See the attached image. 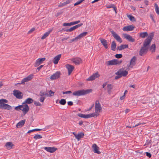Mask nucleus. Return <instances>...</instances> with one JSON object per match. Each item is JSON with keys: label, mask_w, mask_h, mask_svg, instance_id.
Segmentation results:
<instances>
[{"label": "nucleus", "mask_w": 159, "mask_h": 159, "mask_svg": "<svg viewBox=\"0 0 159 159\" xmlns=\"http://www.w3.org/2000/svg\"><path fill=\"white\" fill-rule=\"evenodd\" d=\"M102 109L101 105L98 101H96L95 106V112L91 113L93 117H96L99 115L100 112Z\"/></svg>", "instance_id": "f257e3e1"}, {"label": "nucleus", "mask_w": 159, "mask_h": 159, "mask_svg": "<svg viewBox=\"0 0 159 159\" xmlns=\"http://www.w3.org/2000/svg\"><path fill=\"white\" fill-rule=\"evenodd\" d=\"M92 90L91 89L87 90H80L73 93V95L75 96H80L85 95L91 93Z\"/></svg>", "instance_id": "f03ea898"}, {"label": "nucleus", "mask_w": 159, "mask_h": 159, "mask_svg": "<svg viewBox=\"0 0 159 159\" xmlns=\"http://www.w3.org/2000/svg\"><path fill=\"white\" fill-rule=\"evenodd\" d=\"M15 109L16 111H22L25 114L29 110V107L27 104L24 105H20L16 107Z\"/></svg>", "instance_id": "7ed1b4c3"}, {"label": "nucleus", "mask_w": 159, "mask_h": 159, "mask_svg": "<svg viewBox=\"0 0 159 159\" xmlns=\"http://www.w3.org/2000/svg\"><path fill=\"white\" fill-rule=\"evenodd\" d=\"M122 61L121 60H119L117 59H114L111 60L107 61L105 64L107 66L114 65L120 64Z\"/></svg>", "instance_id": "20e7f679"}, {"label": "nucleus", "mask_w": 159, "mask_h": 159, "mask_svg": "<svg viewBox=\"0 0 159 159\" xmlns=\"http://www.w3.org/2000/svg\"><path fill=\"white\" fill-rule=\"evenodd\" d=\"M153 36V33H151L150 34L148 35L147 38L144 40L143 46L146 47H148V46L151 43Z\"/></svg>", "instance_id": "39448f33"}, {"label": "nucleus", "mask_w": 159, "mask_h": 159, "mask_svg": "<svg viewBox=\"0 0 159 159\" xmlns=\"http://www.w3.org/2000/svg\"><path fill=\"white\" fill-rule=\"evenodd\" d=\"M0 108L10 110L12 109V107L8 104L4 103L1 99H0Z\"/></svg>", "instance_id": "423d86ee"}, {"label": "nucleus", "mask_w": 159, "mask_h": 159, "mask_svg": "<svg viewBox=\"0 0 159 159\" xmlns=\"http://www.w3.org/2000/svg\"><path fill=\"white\" fill-rule=\"evenodd\" d=\"M111 33L112 34V36L118 42L120 43L122 42V40L120 37L113 30L111 31Z\"/></svg>", "instance_id": "0eeeda50"}, {"label": "nucleus", "mask_w": 159, "mask_h": 159, "mask_svg": "<svg viewBox=\"0 0 159 159\" xmlns=\"http://www.w3.org/2000/svg\"><path fill=\"white\" fill-rule=\"evenodd\" d=\"M13 94L17 98L20 99L22 98V93L18 90H14L13 91Z\"/></svg>", "instance_id": "6e6552de"}, {"label": "nucleus", "mask_w": 159, "mask_h": 159, "mask_svg": "<svg viewBox=\"0 0 159 159\" xmlns=\"http://www.w3.org/2000/svg\"><path fill=\"white\" fill-rule=\"evenodd\" d=\"M33 77V75L31 74L27 77L24 78L21 81V84H24L25 83L31 80Z\"/></svg>", "instance_id": "1a4fd4ad"}, {"label": "nucleus", "mask_w": 159, "mask_h": 159, "mask_svg": "<svg viewBox=\"0 0 159 159\" xmlns=\"http://www.w3.org/2000/svg\"><path fill=\"white\" fill-rule=\"evenodd\" d=\"M148 48V47H146L144 46L142 47L139 51V55L142 56L146 53L147 52Z\"/></svg>", "instance_id": "9d476101"}, {"label": "nucleus", "mask_w": 159, "mask_h": 159, "mask_svg": "<svg viewBox=\"0 0 159 159\" xmlns=\"http://www.w3.org/2000/svg\"><path fill=\"white\" fill-rule=\"evenodd\" d=\"M46 59L45 58L43 57L41 58L38 59L35 63L34 66L35 67L41 64L43 61H44Z\"/></svg>", "instance_id": "9b49d317"}, {"label": "nucleus", "mask_w": 159, "mask_h": 159, "mask_svg": "<svg viewBox=\"0 0 159 159\" xmlns=\"http://www.w3.org/2000/svg\"><path fill=\"white\" fill-rule=\"evenodd\" d=\"M99 76V75L98 72L96 73L93 74L92 75L89 77L87 79V81H91L95 80L96 78H97Z\"/></svg>", "instance_id": "f8f14e48"}, {"label": "nucleus", "mask_w": 159, "mask_h": 159, "mask_svg": "<svg viewBox=\"0 0 159 159\" xmlns=\"http://www.w3.org/2000/svg\"><path fill=\"white\" fill-rule=\"evenodd\" d=\"M136 61V57H132L130 60L129 67L132 68L135 65Z\"/></svg>", "instance_id": "ddd939ff"}, {"label": "nucleus", "mask_w": 159, "mask_h": 159, "mask_svg": "<svg viewBox=\"0 0 159 159\" xmlns=\"http://www.w3.org/2000/svg\"><path fill=\"white\" fill-rule=\"evenodd\" d=\"M44 149L48 152L52 153L55 151L57 150V148H55L54 147H45L44 148Z\"/></svg>", "instance_id": "4468645a"}, {"label": "nucleus", "mask_w": 159, "mask_h": 159, "mask_svg": "<svg viewBox=\"0 0 159 159\" xmlns=\"http://www.w3.org/2000/svg\"><path fill=\"white\" fill-rule=\"evenodd\" d=\"M92 148L93 149V151L94 153H97L99 154L101 152L99 151V148L97 146V145L94 143L93 144Z\"/></svg>", "instance_id": "2eb2a0df"}, {"label": "nucleus", "mask_w": 159, "mask_h": 159, "mask_svg": "<svg viewBox=\"0 0 159 159\" xmlns=\"http://www.w3.org/2000/svg\"><path fill=\"white\" fill-rule=\"evenodd\" d=\"M83 25V24H80L78 25H77L75 26H74L69 29H67L66 30H65V31L66 32H70L71 31L74 30H75L77 28Z\"/></svg>", "instance_id": "dca6fc26"}, {"label": "nucleus", "mask_w": 159, "mask_h": 159, "mask_svg": "<svg viewBox=\"0 0 159 159\" xmlns=\"http://www.w3.org/2000/svg\"><path fill=\"white\" fill-rule=\"evenodd\" d=\"M123 35L124 37L127 39L129 41L131 42H134L135 39L132 38V37L129 34H123Z\"/></svg>", "instance_id": "f3484780"}, {"label": "nucleus", "mask_w": 159, "mask_h": 159, "mask_svg": "<svg viewBox=\"0 0 159 159\" xmlns=\"http://www.w3.org/2000/svg\"><path fill=\"white\" fill-rule=\"evenodd\" d=\"M66 67L68 70V75H70L74 69V67L72 65L69 64H67Z\"/></svg>", "instance_id": "a211bd4d"}, {"label": "nucleus", "mask_w": 159, "mask_h": 159, "mask_svg": "<svg viewBox=\"0 0 159 159\" xmlns=\"http://www.w3.org/2000/svg\"><path fill=\"white\" fill-rule=\"evenodd\" d=\"M134 27L132 25L124 27L123 28V30L124 31H132L134 29Z\"/></svg>", "instance_id": "6ab92c4d"}, {"label": "nucleus", "mask_w": 159, "mask_h": 159, "mask_svg": "<svg viewBox=\"0 0 159 159\" xmlns=\"http://www.w3.org/2000/svg\"><path fill=\"white\" fill-rule=\"evenodd\" d=\"M77 115L80 117L85 118H88L93 117L91 113L85 115L83 114L79 113Z\"/></svg>", "instance_id": "aec40b11"}, {"label": "nucleus", "mask_w": 159, "mask_h": 159, "mask_svg": "<svg viewBox=\"0 0 159 159\" xmlns=\"http://www.w3.org/2000/svg\"><path fill=\"white\" fill-rule=\"evenodd\" d=\"M100 41L102 44L103 45L106 49H107L108 48V43L107 41L102 38L100 39Z\"/></svg>", "instance_id": "412c9836"}, {"label": "nucleus", "mask_w": 159, "mask_h": 159, "mask_svg": "<svg viewBox=\"0 0 159 159\" xmlns=\"http://www.w3.org/2000/svg\"><path fill=\"white\" fill-rule=\"evenodd\" d=\"M60 75V73L59 72H57L54 74H53L51 77L50 79L51 80H55L58 78Z\"/></svg>", "instance_id": "4be33fe9"}, {"label": "nucleus", "mask_w": 159, "mask_h": 159, "mask_svg": "<svg viewBox=\"0 0 159 159\" xmlns=\"http://www.w3.org/2000/svg\"><path fill=\"white\" fill-rule=\"evenodd\" d=\"M25 120H23L20 121L16 125V127L17 128H20L22 127L25 124Z\"/></svg>", "instance_id": "5701e85b"}, {"label": "nucleus", "mask_w": 159, "mask_h": 159, "mask_svg": "<svg viewBox=\"0 0 159 159\" xmlns=\"http://www.w3.org/2000/svg\"><path fill=\"white\" fill-rule=\"evenodd\" d=\"M72 61L76 65L80 64L81 62V59L79 57H76L72 59Z\"/></svg>", "instance_id": "b1692460"}, {"label": "nucleus", "mask_w": 159, "mask_h": 159, "mask_svg": "<svg viewBox=\"0 0 159 159\" xmlns=\"http://www.w3.org/2000/svg\"><path fill=\"white\" fill-rule=\"evenodd\" d=\"M61 56V54H59L56 56L54 58L53 62L55 64H57L58 63Z\"/></svg>", "instance_id": "393cba45"}, {"label": "nucleus", "mask_w": 159, "mask_h": 159, "mask_svg": "<svg viewBox=\"0 0 159 159\" xmlns=\"http://www.w3.org/2000/svg\"><path fill=\"white\" fill-rule=\"evenodd\" d=\"M118 75H121V77L125 76L128 74V71L126 70L123 71L120 70L118 71Z\"/></svg>", "instance_id": "a878e982"}, {"label": "nucleus", "mask_w": 159, "mask_h": 159, "mask_svg": "<svg viewBox=\"0 0 159 159\" xmlns=\"http://www.w3.org/2000/svg\"><path fill=\"white\" fill-rule=\"evenodd\" d=\"M84 135V134L83 133L80 132L77 134V135H75V137L78 141H79L81 138L83 137Z\"/></svg>", "instance_id": "bb28decb"}, {"label": "nucleus", "mask_w": 159, "mask_h": 159, "mask_svg": "<svg viewBox=\"0 0 159 159\" xmlns=\"http://www.w3.org/2000/svg\"><path fill=\"white\" fill-rule=\"evenodd\" d=\"M34 102V100L33 99L30 98H28L26 99L25 101L23 103V104H30L33 103Z\"/></svg>", "instance_id": "cd10ccee"}, {"label": "nucleus", "mask_w": 159, "mask_h": 159, "mask_svg": "<svg viewBox=\"0 0 159 159\" xmlns=\"http://www.w3.org/2000/svg\"><path fill=\"white\" fill-rule=\"evenodd\" d=\"M14 145L11 142H8L6 143L5 146L7 149L10 150L12 148V146Z\"/></svg>", "instance_id": "c85d7f7f"}, {"label": "nucleus", "mask_w": 159, "mask_h": 159, "mask_svg": "<svg viewBox=\"0 0 159 159\" xmlns=\"http://www.w3.org/2000/svg\"><path fill=\"white\" fill-rule=\"evenodd\" d=\"M52 31V29L49 30L48 31L45 33L43 35L41 39H43L47 37L51 32Z\"/></svg>", "instance_id": "c756f323"}, {"label": "nucleus", "mask_w": 159, "mask_h": 159, "mask_svg": "<svg viewBox=\"0 0 159 159\" xmlns=\"http://www.w3.org/2000/svg\"><path fill=\"white\" fill-rule=\"evenodd\" d=\"M70 3V0H67L66 2L63 3H61L58 5L59 7H62L64 6H66L67 4Z\"/></svg>", "instance_id": "7c9ffc66"}, {"label": "nucleus", "mask_w": 159, "mask_h": 159, "mask_svg": "<svg viewBox=\"0 0 159 159\" xmlns=\"http://www.w3.org/2000/svg\"><path fill=\"white\" fill-rule=\"evenodd\" d=\"M128 45L127 44L125 45H121L120 46L117 47V49L118 50L120 51L125 48H128Z\"/></svg>", "instance_id": "2f4dec72"}, {"label": "nucleus", "mask_w": 159, "mask_h": 159, "mask_svg": "<svg viewBox=\"0 0 159 159\" xmlns=\"http://www.w3.org/2000/svg\"><path fill=\"white\" fill-rule=\"evenodd\" d=\"M87 34V32H85L83 33H82L79 34V35L77 36L78 39H80L82 38L83 37H84Z\"/></svg>", "instance_id": "473e14b6"}, {"label": "nucleus", "mask_w": 159, "mask_h": 159, "mask_svg": "<svg viewBox=\"0 0 159 159\" xmlns=\"http://www.w3.org/2000/svg\"><path fill=\"white\" fill-rule=\"evenodd\" d=\"M112 85L111 84H108L107 86V90L108 93L109 94H110L111 93V90L112 89Z\"/></svg>", "instance_id": "72a5a7b5"}, {"label": "nucleus", "mask_w": 159, "mask_h": 159, "mask_svg": "<svg viewBox=\"0 0 159 159\" xmlns=\"http://www.w3.org/2000/svg\"><path fill=\"white\" fill-rule=\"evenodd\" d=\"M148 35L147 32L141 33L139 34V36L142 38H144L145 37H147Z\"/></svg>", "instance_id": "f704fd0d"}, {"label": "nucleus", "mask_w": 159, "mask_h": 159, "mask_svg": "<svg viewBox=\"0 0 159 159\" xmlns=\"http://www.w3.org/2000/svg\"><path fill=\"white\" fill-rule=\"evenodd\" d=\"M111 47L112 50H115L116 47V44L114 41H113L112 42Z\"/></svg>", "instance_id": "c9c22d12"}, {"label": "nucleus", "mask_w": 159, "mask_h": 159, "mask_svg": "<svg viewBox=\"0 0 159 159\" xmlns=\"http://www.w3.org/2000/svg\"><path fill=\"white\" fill-rule=\"evenodd\" d=\"M49 93H47L46 96L47 97H52L54 95V92L52 91L51 90H50L48 91Z\"/></svg>", "instance_id": "e433bc0d"}, {"label": "nucleus", "mask_w": 159, "mask_h": 159, "mask_svg": "<svg viewBox=\"0 0 159 159\" xmlns=\"http://www.w3.org/2000/svg\"><path fill=\"white\" fill-rule=\"evenodd\" d=\"M156 48V45L155 44H153L150 47V50L152 52H154L155 51Z\"/></svg>", "instance_id": "4c0bfd02"}, {"label": "nucleus", "mask_w": 159, "mask_h": 159, "mask_svg": "<svg viewBox=\"0 0 159 159\" xmlns=\"http://www.w3.org/2000/svg\"><path fill=\"white\" fill-rule=\"evenodd\" d=\"M59 103L62 105H64L66 103V99H61L59 101Z\"/></svg>", "instance_id": "58836bf2"}, {"label": "nucleus", "mask_w": 159, "mask_h": 159, "mask_svg": "<svg viewBox=\"0 0 159 159\" xmlns=\"http://www.w3.org/2000/svg\"><path fill=\"white\" fill-rule=\"evenodd\" d=\"M42 138V136L40 134H36L34 137V139L36 140L41 139Z\"/></svg>", "instance_id": "ea45409f"}, {"label": "nucleus", "mask_w": 159, "mask_h": 159, "mask_svg": "<svg viewBox=\"0 0 159 159\" xmlns=\"http://www.w3.org/2000/svg\"><path fill=\"white\" fill-rule=\"evenodd\" d=\"M42 130L41 129H34L32 130H30L28 131L27 132V133H30L31 132L35 131H40Z\"/></svg>", "instance_id": "a19ab883"}, {"label": "nucleus", "mask_w": 159, "mask_h": 159, "mask_svg": "<svg viewBox=\"0 0 159 159\" xmlns=\"http://www.w3.org/2000/svg\"><path fill=\"white\" fill-rule=\"evenodd\" d=\"M127 17L131 21H135V18L133 16L129 15Z\"/></svg>", "instance_id": "79ce46f5"}, {"label": "nucleus", "mask_w": 159, "mask_h": 159, "mask_svg": "<svg viewBox=\"0 0 159 159\" xmlns=\"http://www.w3.org/2000/svg\"><path fill=\"white\" fill-rule=\"evenodd\" d=\"M155 10L156 13L158 15H159V8L158 7L157 5L156 4L155 5Z\"/></svg>", "instance_id": "37998d69"}, {"label": "nucleus", "mask_w": 159, "mask_h": 159, "mask_svg": "<svg viewBox=\"0 0 159 159\" xmlns=\"http://www.w3.org/2000/svg\"><path fill=\"white\" fill-rule=\"evenodd\" d=\"M47 93H45V92H43L42 91H40L39 95L41 97H44L45 95L46 96V94Z\"/></svg>", "instance_id": "c03bdc74"}, {"label": "nucleus", "mask_w": 159, "mask_h": 159, "mask_svg": "<svg viewBox=\"0 0 159 159\" xmlns=\"http://www.w3.org/2000/svg\"><path fill=\"white\" fill-rule=\"evenodd\" d=\"M63 25L64 26H70L72 25L71 22L70 23H65L63 24Z\"/></svg>", "instance_id": "a18cd8bd"}, {"label": "nucleus", "mask_w": 159, "mask_h": 159, "mask_svg": "<svg viewBox=\"0 0 159 159\" xmlns=\"http://www.w3.org/2000/svg\"><path fill=\"white\" fill-rule=\"evenodd\" d=\"M34 105L37 106H42L41 104L39 102H36L34 101Z\"/></svg>", "instance_id": "49530a36"}, {"label": "nucleus", "mask_w": 159, "mask_h": 159, "mask_svg": "<svg viewBox=\"0 0 159 159\" xmlns=\"http://www.w3.org/2000/svg\"><path fill=\"white\" fill-rule=\"evenodd\" d=\"M115 57L117 58H120L122 57V55L121 54H116L115 56Z\"/></svg>", "instance_id": "de8ad7c7"}, {"label": "nucleus", "mask_w": 159, "mask_h": 159, "mask_svg": "<svg viewBox=\"0 0 159 159\" xmlns=\"http://www.w3.org/2000/svg\"><path fill=\"white\" fill-rule=\"evenodd\" d=\"M45 98V97H41L39 99V101L41 102H44Z\"/></svg>", "instance_id": "09e8293b"}, {"label": "nucleus", "mask_w": 159, "mask_h": 159, "mask_svg": "<svg viewBox=\"0 0 159 159\" xmlns=\"http://www.w3.org/2000/svg\"><path fill=\"white\" fill-rule=\"evenodd\" d=\"M116 74L117 75V76H116L115 77V79H119L121 77V75H118V71L116 73Z\"/></svg>", "instance_id": "8fccbe9b"}, {"label": "nucleus", "mask_w": 159, "mask_h": 159, "mask_svg": "<svg viewBox=\"0 0 159 159\" xmlns=\"http://www.w3.org/2000/svg\"><path fill=\"white\" fill-rule=\"evenodd\" d=\"M43 65H42L37 67L36 70V71L38 72L40 70V69L43 67Z\"/></svg>", "instance_id": "3c124183"}, {"label": "nucleus", "mask_w": 159, "mask_h": 159, "mask_svg": "<svg viewBox=\"0 0 159 159\" xmlns=\"http://www.w3.org/2000/svg\"><path fill=\"white\" fill-rule=\"evenodd\" d=\"M80 22V20H78L72 22H71L72 25L79 23Z\"/></svg>", "instance_id": "603ef678"}, {"label": "nucleus", "mask_w": 159, "mask_h": 159, "mask_svg": "<svg viewBox=\"0 0 159 159\" xmlns=\"http://www.w3.org/2000/svg\"><path fill=\"white\" fill-rule=\"evenodd\" d=\"M72 93V92L69 91H65V92H63L62 93L63 94H70Z\"/></svg>", "instance_id": "864d4df0"}, {"label": "nucleus", "mask_w": 159, "mask_h": 159, "mask_svg": "<svg viewBox=\"0 0 159 159\" xmlns=\"http://www.w3.org/2000/svg\"><path fill=\"white\" fill-rule=\"evenodd\" d=\"M78 39L77 38V37H76L75 38L73 39H72L70 41V43H72L75 41H77L78 40Z\"/></svg>", "instance_id": "5fc2aeb1"}, {"label": "nucleus", "mask_w": 159, "mask_h": 159, "mask_svg": "<svg viewBox=\"0 0 159 159\" xmlns=\"http://www.w3.org/2000/svg\"><path fill=\"white\" fill-rule=\"evenodd\" d=\"M146 156L147 157H148L149 158H150L151 157V155L149 152H146Z\"/></svg>", "instance_id": "6e6d98bb"}, {"label": "nucleus", "mask_w": 159, "mask_h": 159, "mask_svg": "<svg viewBox=\"0 0 159 159\" xmlns=\"http://www.w3.org/2000/svg\"><path fill=\"white\" fill-rule=\"evenodd\" d=\"M150 18H151V19L152 20V21L154 23H155L156 21H155V20H154V18H153V15H150Z\"/></svg>", "instance_id": "4d7b16f0"}, {"label": "nucleus", "mask_w": 159, "mask_h": 159, "mask_svg": "<svg viewBox=\"0 0 159 159\" xmlns=\"http://www.w3.org/2000/svg\"><path fill=\"white\" fill-rule=\"evenodd\" d=\"M1 100H2V101L4 103H7L8 102V100L6 99H1Z\"/></svg>", "instance_id": "13d9d810"}, {"label": "nucleus", "mask_w": 159, "mask_h": 159, "mask_svg": "<svg viewBox=\"0 0 159 159\" xmlns=\"http://www.w3.org/2000/svg\"><path fill=\"white\" fill-rule=\"evenodd\" d=\"M67 104L68 105L72 106L73 105V103L71 101H69L67 102Z\"/></svg>", "instance_id": "bf43d9fd"}, {"label": "nucleus", "mask_w": 159, "mask_h": 159, "mask_svg": "<svg viewBox=\"0 0 159 159\" xmlns=\"http://www.w3.org/2000/svg\"><path fill=\"white\" fill-rule=\"evenodd\" d=\"M144 3L147 6L148 5V2L147 0H145L144 1Z\"/></svg>", "instance_id": "052dcab7"}, {"label": "nucleus", "mask_w": 159, "mask_h": 159, "mask_svg": "<svg viewBox=\"0 0 159 159\" xmlns=\"http://www.w3.org/2000/svg\"><path fill=\"white\" fill-rule=\"evenodd\" d=\"M35 30V29L34 28H32L31 29L29 32V33H32L33 31H34Z\"/></svg>", "instance_id": "680f3d73"}, {"label": "nucleus", "mask_w": 159, "mask_h": 159, "mask_svg": "<svg viewBox=\"0 0 159 159\" xmlns=\"http://www.w3.org/2000/svg\"><path fill=\"white\" fill-rule=\"evenodd\" d=\"M69 38V37H65V38H64L62 39H61V41H64V40H67V39H68V38Z\"/></svg>", "instance_id": "e2e57ef3"}, {"label": "nucleus", "mask_w": 159, "mask_h": 159, "mask_svg": "<svg viewBox=\"0 0 159 159\" xmlns=\"http://www.w3.org/2000/svg\"><path fill=\"white\" fill-rule=\"evenodd\" d=\"M129 87L133 88H135V85H129Z\"/></svg>", "instance_id": "0e129e2a"}, {"label": "nucleus", "mask_w": 159, "mask_h": 159, "mask_svg": "<svg viewBox=\"0 0 159 159\" xmlns=\"http://www.w3.org/2000/svg\"><path fill=\"white\" fill-rule=\"evenodd\" d=\"M125 96L124 95H123V96L121 97L120 98V99L121 100H123L125 98Z\"/></svg>", "instance_id": "69168bd1"}, {"label": "nucleus", "mask_w": 159, "mask_h": 159, "mask_svg": "<svg viewBox=\"0 0 159 159\" xmlns=\"http://www.w3.org/2000/svg\"><path fill=\"white\" fill-rule=\"evenodd\" d=\"M107 83H104L103 85H102V87L103 88H104L106 86V85H107Z\"/></svg>", "instance_id": "338daca9"}, {"label": "nucleus", "mask_w": 159, "mask_h": 159, "mask_svg": "<svg viewBox=\"0 0 159 159\" xmlns=\"http://www.w3.org/2000/svg\"><path fill=\"white\" fill-rule=\"evenodd\" d=\"M80 125H81L83 124V122L82 121H80L79 123Z\"/></svg>", "instance_id": "774afa93"}]
</instances>
